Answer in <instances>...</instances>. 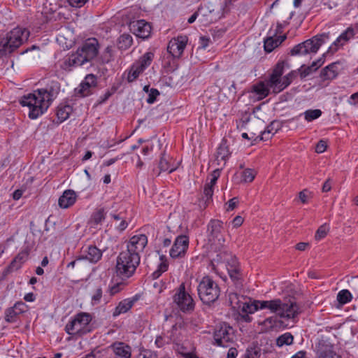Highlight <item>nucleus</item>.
Masks as SVG:
<instances>
[{
  "mask_svg": "<svg viewBox=\"0 0 358 358\" xmlns=\"http://www.w3.org/2000/svg\"><path fill=\"white\" fill-rule=\"evenodd\" d=\"M59 88L57 82H52L50 87L35 90L33 93L23 96L20 103L22 106L29 108V117L35 120L43 115L57 97Z\"/></svg>",
  "mask_w": 358,
  "mask_h": 358,
  "instance_id": "nucleus-1",
  "label": "nucleus"
},
{
  "mask_svg": "<svg viewBox=\"0 0 358 358\" xmlns=\"http://www.w3.org/2000/svg\"><path fill=\"white\" fill-rule=\"evenodd\" d=\"M140 255L131 254L129 251H122L117 257L115 266L117 275L122 279L131 277L140 264Z\"/></svg>",
  "mask_w": 358,
  "mask_h": 358,
  "instance_id": "nucleus-2",
  "label": "nucleus"
},
{
  "mask_svg": "<svg viewBox=\"0 0 358 358\" xmlns=\"http://www.w3.org/2000/svg\"><path fill=\"white\" fill-rule=\"evenodd\" d=\"M92 320L90 313L80 312L66 324L65 331L69 335L82 337L93 330Z\"/></svg>",
  "mask_w": 358,
  "mask_h": 358,
  "instance_id": "nucleus-3",
  "label": "nucleus"
},
{
  "mask_svg": "<svg viewBox=\"0 0 358 358\" xmlns=\"http://www.w3.org/2000/svg\"><path fill=\"white\" fill-rule=\"evenodd\" d=\"M329 38V33L317 34L310 39L294 45L289 51L291 56H302L316 53L325 41Z\"/></svg>",
  "mask_w": 358,
  "mask_h": 358,
  "instance_id": "nucleus-4",
  "label": "nucleus"
},
{
  "mask_svg": "<svg viewBox=\"0 0 358 358\" xmlns=\"http://www.w3.org/2000/svg\"><path fill=\"white\" fill-rule=\"evenodd\" d=\"M217 264H224L231 279L236 285L241 284L242 273L237 258L227 250H220L213 259Z\"/></svg>",
  "mask_w": 358,
  "mask_h": 358,
  "instance_id": "nucleus-5",
  "label": "nucleus"
},
{
  "mask_svg": "<svg viewBox=\"0 0 358 358\" xmlns=\"http://www.w3.org/2000/svg\"><path fill=\"white\" fill-rule=\"evenodd\" d=\"M197 291L199 299L206 304L215 302L220 294L218 285L208 275L202 278L198 285Z\"/></svg>",
  "mask_w": 358,
  "mask_h": 358,
  "instance_id": "nucleus-6",
  "label": "nucleus"
},
{
  "mask_svg": "<svg viewBox=\"0 0 358 358\" xmlns=\"http://www.w3.org/2000/svg\"><path fill=\"white\" fill-rule=\"evenodd\" d=\"M29 36L28 29L22 27H16L9 31L5 38L1 41L3 51L11 53L17 49Z\"/></svg>",
  "mask_w": 358,
  "mask_h": 358,
  "instance_id": "nucleus-7",
  "label": "nucleus"
},
{
  "mask_svg": "<svg viewBox=\"0 0 358 358\" xmlns=\"http://www.w3.org/2000/svg\"><path fill=\"white\" fill-rule=\"evenodd\" d=\"M213 344L219 347L229 348L236 340L235 330L227 322L217 324L213 332Z\"/></svg>",
  "mask_w": 358,
  "mask_h": 358,
  "instance_id": "nucleus-8",
  "label": "nucleus"
},
{
  "mask_svg": "<svg viewBox=\"0 0 358 358\" xmlns=\"http://www.w3.org/2000/svg\"><path fill=\"white\" fill-rule=\"evenodd\" d=\"M173 300L177 308L184 313H191L194 310V301L189 292L186 290L185 284L184 282L181 283L178 287L175 289Z\"/></svg>",
  "mask_w": 358,
  "mask_h": 358,
  "instance_id": "nucleus-9",
  "label": "nucleus"
},
{
  "mask_svg": "<svg viewBox=\"0 0 358 358\" xmlns=\"http://www.w3.org/2000/svg\"><path fill=\"white\" fill-rule=\"evenodd\" d=\"M208 239L212 244L223 245L225 242L223 222L219 220H211L207 226Z\"/></svg>",
  "mask_w": 358,
  "mask_h": 358,
  "instance_id": "nucleus-10",
  "label": "nucleus"
},
{
  "mask_svg": "<svg viewBox=\"0 0 358 358\" xmlns=\"http://www.w3.org/2000/svg\"><path fill=\"white\" fill-rule=\"evenodd\" d=\"M99 48V41L96 38H89L83 43L78 50L83 59H86V62H89L97 57Z\"/></svg>",
  "mask_w": 358,
  "mask_h": 358,
  "instance_id": "nucleus-11",
  "label": "nucleus"
},
{
  "mask_svg": "<svg viewBox=\"0 0 358 358\" xmlns=\"http://www.w3.org/2000/svg\"><path fill=\"white\" fill-rule=\"evenodd\" d=\"M300 313L299 306L294 298L285 299L280 300V307L279 308L278 315L282 318L293 319Z\"/></svg>",
  "mask_w": 358,
  "mask_h": 358,
  "instance_id": "nucleus-12",
  "label": "nucleus"
},
{
  "mask_svg": "<svg viewBox=\"0 0 358 358\" xmlns=\"http://www.w3.org/2000/svg\"><path fill=\"white\" fill-rule=\"evenodd\" d=\"M97 85V78L94 74H87L78 87L74 90L75 95L83 98L92 94V88Z\"/></svg>",
  "mask_w": 358,
  "mask_h": 358,
  "instance_id": "nucleus-13",
  "label": "nucleus"
},
{
  "mask_svg": "<svg viewBox=\"0 0 358 358\" xmlns=\"http://www.w3.org/2000/svg\"><path fill=\"white\" fill-rule=\"evenodd\" d=\"M189 243V236L186 235L178 236L170 250V256L174 259L184 257L188 249Z\"/></svg>",
  "mask_w": 358,
  "mask_h": 358,
  "instance_id": "nucleus-14",
  "label": "nucleus"
},
{
  "mask_svg": "<svg viewBox=\"0 0 358 358\" xmlns=\"http://www.w3.org/2000/svg\"><path fill=\"white\" fill-rule=\"evenodd\" d=\"M285 67H289V64L286 61H278L274 66L273 72L267 81L268 86H269L270 88H272L274 92L282 80L281 76L284 73Z\"/></svg>",
  "mask_w": 358,
  "mask_h": 358,
  "instance_id": "nucleus-15",
  "label": "nucleus"
},
{
  "mask_svg": "<svg viewBox=\"0 0 358 358\" xmlns=\"http://www.w3.org/2000/svg\"><path fill=\"white\" fill-rule=\"evenodd\" d=\"M188 38L187 36H178L171 39L167 46V53L180 58L187 45Z\"/></svg>",
  "mask_w": 358,
  "mask_h": 358,
  "instance_id": "nucleus-16",
  "label": "nucleus"
},
{
  "mask_svg": "<svg viewBox=\"0 0 358 358\" xmlns=\"http://www.w3.org/2000/svg\"><path fill=\"white\" fill-rule=\"evenodd\" d=\"M148 244V237L145 234L134 235L130 238L127 245L126 251L131 254L140 255Z\"/></svg>",
  "mask_w": 358,
  "mask_h": 358,
  "instance_id": "nucleus-17",
  "label": "nucleus"
},
{
  "mask_svg": "<svg viewBox=\"0 0 358 358\" xmlns=\"http://www.w3.org/2000/svg\"><path fill=\"white\" fill-rule=\"evenodd\" d=\"M357 34H358V23L348 27L347 29L337 38L329 49L333 50L334 52L336 51L339 47H342L347 43Z\"/></svg>",
  "mask_w": 358,
  "mask_h": 358,
  "instance_id": "nucleus-18",
  "label": "nucleus"
},
{
  "mask_svg": "<svg viewBox=\"0 0 358 358\" xmlns=\"http://www.w3.org/2000/svg\"><path fill=\"white\" fill-rule=\"evenodd\" d=\"M130 30L138 38H147L151 33L150 24L144 20L131 22Z\"/></svg>",
  "mask_w": 358,
  "mask_h": 358,
  "instance_id": "nucleus-19",
  "label": "nucleus"
},
{
  "mask_svg": "<svg viewBox=\"0 0 358 358\" xmlns=\"http://www.w3.org/2000/svg\"><path fill=\"white\" fill-rule=\"evenodd\" d=\"M175 162L169 155L164 152L162 154L157 169L152 170L155 176H159L162 172L168 171L169 173L173 172L177 169Z\"/></svg>",
  "mask_w": 358,
  "mask_h": 358,
  "instance_id": "nucleus-20",
  "label": "nucleus"
},
{
  "mask_svg": "<svg viewBox=\"0 0 358 358\" xmlns=\"http://www.w3.org/2000/svg\"><path fill=\"white\" fill-rule=\"evenodd\" d=\"M86 62V59H83L82 55L78 50L66 56L63 61L62 68L65 71H71L72 68L82 66Z\"/></svg>",
  "mask_w": 358,
  "mask_h": 358,
  "instance_id": "nucleus-21",
  "label": "nucleus"
},
{
  "mask_svg": "<svg viewBox=\"0 0 358 358\" xmlns=\"http://www.w3.org/2000/svg\"><path fill=\"white\" fill-rule=\"evenodd\" d=\"M84 252L85 254L78 257L77 259H86L94 264L98 262L103 255L102 251L96 245H89Z\"/></svg>",
  "mask_w": 358,
  "mask_h": 358,
  "instance_id": "nucleus-22",
  "label": "nucleus"
},
{
  "mask_svg": "<svg viewBox=\"0 0 358 358\" xmlns=\"http://www.w3.org/2000/svg\"><path fill=\"white\" fill-rule=\"evenodd\" d=\"M139 299L138 295H135L132 298H127L122 300L119 302L117 306L115 307L113 316L117 317L121 314L126 313L128 312L134 305V303Z\"/></svg>",
  "mask_w": 358,
  "mask_h": 358,
  "instance_id": "nucleus-23",
  "label": "nucleus"
},
{
  "mask_svg": "<svg viewBox=\"0 0 358 358\" xmlns=\"http://www.w3.org/2000/svg\"><path fill=\"white\" fill-rule=\"evenodd\" d=\"M231 154L228 141L226 138H223L217 149L216 160L217 164H219L220 162H223V164H225Z\"/></svg>",
  "mask_w": 358,
  "mask_h": 358,
  "instance_id": "nucleus-24",
  "label": "nucleus"
},
{
  "mask_svg": "<svg viewBox=\"0 0 358 358\" xmlns=\"http://www.w3.org/2000/svg\"><path fill=\"white\" fill-rule=\"evenodd\" d=\"M338 62H334L323 68L320 74L321 80L322 81H326L336 78L338 75Z\"/></svg>",
  "mask_w": 358,
  "mask_h": 358,
  "instance_id": "nucleus-25",
  "label": "nucleus"
},
{
  "mask_svg": "<svg viewBox=\"0 0 358 358\" xmlns=\"http://www.w3.org/2000/svg\"><path fill=\"white\" fill-rule=\"evenodd\" d=\"M76 197V192L73 190H65L59 198L58 204L62 208H68L75 203Z\"/></svg>",
  "mask_w": 358,
  "mask_h": 358,
  "instance_id": "nucleus-26",
  "label": "nucleus"
},
{
  "mask_svg": "<svg viewBox=\"0 0 358 358\" xmlns=\"http://www.w3.org/2000/svg\"><path fill=\"white\" fill-rule=\"evenodd\" d=\"M115 358H131V347L122 343H115L111 345Z\"/></svg>",
  "mask_w": 358,
  "mask_h": 358,
  "instance_id": "nucleus-27",
  "label": "nucleus"
},
{
  "mask_svg": "<svg viewBox=\"0 0 358 358\" xmlns=\"http://www.w3.org/2000/svg\"><path fill=\"white\" fill-rule=\"evenodd\" d=\"M286 35L278 36L274 35L268 36L264 40V50L266 52H271L275 48L278 47L285 39Z\"/></svg>",
  "mask_w": 358,
  "mask_h": 358,
  "instance_id": "nucleus-28",
  "label": "nucleus"
},
{
  "mask_svg": "<svg viewBox=\"0 0 358 358\" xmlns=\"http://www.w3.org/2000/svg\"><path fill=\"white\" fill-rule=\"evenodd\" d=\"M29 252L27 250H22L12 260L8 267L9 271H17L21 268L22 264L28 259Z\"/></svg>",
  "mask_w": 358,
  "mask_h": 358,
  "instance_id": "nucleus-29",
  "label": "nucleus"
},
{
  "mask_svg": "<svg viewBox=\"0 0 358 358\" xmlns=\"http://www.w3.org/2000/svg\"><path fill=\"white\" fill-rule=\"evenodd\" d=\"M177 57L166 52L162 58V65L166 73L173 72L178 68Z\"/></svg>",
  "mask_w": 358,
  "mask_h": 358,
  "instance_id": "nucleus-30",
  "label": "nucleus"
},
{
  "mask_svg": "<svg viewBox=\"0 0 358 358\" xmlns=\"http://www.w3.org/2000/svg\"><path fill=\"white\" fill-rule=\"evenodd\" d=\"M298 76H299L298 69L292 71L286 76H285L278 85V87H277L275 93H278L288 87Z\"/></svg>",
  "mask_w": 358,
  "mask_h": 358,
  "instance_id": "nucleus-31",
  "label": "nucleus"
},
{
  "mask_svg": "<svg viewBox=\"0 0 358 358\" xmlns=\"http://www.w3.org/2000/svg\"><path fill=\"white\" fill-rule=\"evenodd\" d=\"M105 218L106 213L104 209L103 208H97L92 213L88 223L91 227H96L101 224Z\"/></svg>",
  "mask_w": 358,
  "mask_h": 358,
  "instance_id": "nucleus-32",
  "label": "nucleus"
},
{
  "mask_svg": "<svg viewBox=\"0 0 358 358\" xmlns=\"http://www.w3.org/2000/svg\"><path fill=\"white\" fill-rule=\"evenodd\" d=\"M281 123L278 120H274L271 122L265 129L264 131L262 132L261 140H266L269 138V134H275L278 130L281 129Z\"/></svg>",
  "mask_w": 358,
  "mask_h": 358,
  "instance_id": "nucleus-33",
  "label": "nucleus"
},
{
  "mask_svg": "<svg viewBox=\"0 0 358 358\" xmlns=\"http://www.w3.org/2000/svg\"><path fill=\"white\" fill-rule=\"evenodd\" d=\"M245 298L243 295H239L235 292H230L228 294L229 303L234 310L237 311L240 310L241 303L245 300Z\"/></svg>",
  "mask_w": 358,
  "mask_h": 358,
  "instance_id": "nucleus-34",
  "label": "nucleus"
},
{
  "mask_svg": "<svg viewBox=\"0 0 358 358\" xmlns=\"http://www.w3.org/2000/svg\"><path fill=\"white\" fill-rule=\"evenodd\" d=\"M319 358H342L334 350L331 345H322L318 351Z\"/></svg>",
  "mask_w": 358,
  "mask_h": 358,
  "instance_id": "nucleus-35",
  "label": "nucleus"
},
{
  "mask_svg": "<svg viewBox=\"0 0 358 358\" xmlns=\"http://www.w3.org/2000/svg\"><path fill=\"white\" fill-rule=\"evenodd\" d=\"M153 59L154 53L152 52H147L140 57L139 59L134 64L138 67L140 66L143 71H145L151 64Z\"/></svg>",
  "mask_w": 358,
  "mask_h": 358,
  "instance_id": "nucleus-36",
  "label": "nucleus"
},
{
  "mask_svg": "<svg viewBox=\"0 0 358 358\" xmlns=\"http://www.w3.org/2000/svg\"><path fill=\"white\" fill-rule=\"evenodd\" d=\"M72 110V107L69 105H59L56 112V115L57 117L59 122L61 123L67 120L70 114L71 113Z\"/></svg>",
  "mask_w": 358,
  "mask_h": 358,
  "instance_id": "nucleus-37",
  "label": "nucleus"
},
{
  "mask_svg": "<svg viewBox=\"0 0 358 358\" xmlns=\"http://www.w3.org/2000/svg\"><path fill=\"white\" fill-rule=\"evenodd\" d=\"M214 192V188L205 185L203 187V195L200 201V206L204 208L212 201V197Z\"/></svg>",
  "mask_w": 358,
  "mask_h": 358,
  "instance_id": "nucleus-38",
  "label": "nucleus"
},
{
  "mask_svg": "<svg viewBox=\"0 0 358 358\" xmlns=\"http://www.w3.org/2000/svg\"><path fill=\"white\" fill-rule=\"evenodd\" d=\"M133 43L132 36L129 34H123L117 39V47L120 50H127Z\"/></svg>",
  "mask_w": 358,
  "mask_h": 358,
  "instance_id": "nucleus-39",
  "label": "nucleus"
},
{
  "mask_svg": "<svg viewBox=\"0 0 358 358\" xmlns=\"http://www.w3.org/2000/svg\"><path fill=\"white\" fill-rule=\"evenodd\" d=\"M268 85H266L264 82H259L252 86V92L259 96V99L266 97L269 94Z\"/></svg>",
  "mask_w": 358,
  "mask_h": 358,
  "instance_id": "nucleus-40",
  "label": "nucleus"
},
{
  "mask_svg": "<svg viewBox=\"0 0 358 358\" xmlns=\"http://www.w3.org/2000/svg\"><path fill=\"white\" fill-rule=\"evenodd\" d=\"M114 59V48L111 45L107 46L101 53L99 60L101 64H108Z\"/></svg>",
  "mask_w": 358,
  "mask_h": 358,
  "instance_id": "nucleus-41",
  "label": "nucleus"
},
{
  "mask_svg": "<svg viewBox=\"0 0 358 358\" xmlns=\"http://www.w3.org/2000/svg\"><path fill=\"white\" fill-rule=\"evenodd\" d=\"M315 64H311L310 66H306L305 64L301 65L298 69L301 80H304L306 77L316 71L318 69V66L315 67Z\"/></svg>",
  "mask_w": 358,
  "mask_h": 358,
  "instance_id": "nucleus-42",
  "label": "nucleus"
},
{
  "mask_svg": "<svg viewBox=\"0 0 358 358\" xmlns=\"http://www.w3.org/2000/svg\"><path fill=\"white\" fill-rule=\"evenodd\" d=\"M143 71H144L140 66L138 67L135 64H133L128 71L127 77V81L129 83L134 82Z\"/></svg>",
  "mask_w": 358,
  "mask_h": 358,
  "instance_id": "nucleus-43",
  "label": "nucleus"
},
{
  "mask_svg": "<svg viewBox=\"0 0 358 358\" xmlns=\"http://www.w3.org/2000/svg\"><path fill=\"white\" fill-rule=\"evenodd\" d=\"M160 260L161 262L158 265L157 269L152 274V276L154 279L158 278L163 273L168 270L169 264L165 258V256H160Z\"/></svg>",
  "mask_w": 358,
  "mask_h": 358,
  "instance_id": "nucleus-44",
  "label": "nucleus"
},
{
  "mask_svg": "<svg viewBox=\"0 0 358 358\" xmlns=\"http://www.w3.org/2000/svg\"><path fill=\"white\" fill-rule=\"evenodd\" d=\"M250 299L245 298V300L241 303L240 307V310L238 312H241L244 314H252L257 310V306L255 305V302L250 303Z\"/></svg>",
  "mask_w": 358,
  "mask_h": 358,
  "instance_id": "nucleus-45",
  "label": "nucleus"
},
{
  "mask_svg": "<svg viewBox=\"0 0 358 358\" xmlns=\"http://www.w3.org/2000/svg\"><path fill=\"white\" fill-rule=\"evenodd\" d=\"M293 341L294 336L292 334L289 332H286L278 337L276 339V345L278 347H282L285 345H289L292 344Z\"/></svg>",
  "mask_w": 358,
  "mask_h": 358,
  "instance_id": "nucleus-46",
  "label": "nucleus"
},
{
  "mask_svg": "<svg viewBox=\"0 0 358 358\" xmlns=\"http://www.w3.org/2000/svg\"><path fill=\"white\" fill-rule=\"evenodd\" d=\"M124 287V283L123 282H117L116 284H114L112 286H110L108 289V292L109 294V297L107 296V295L104 296V301L106 303L108 302L110 298L115 294H118Z\"/></svg>",
  "mask_w": 358,
  "mask_h": 358,
  "instance_id": "nucleus-47",
  "label": "nucleus"
},
{
  "mask_svg": "<svg viewBox=\"0 0 358 358\" xmlns=\"http://www.w3.org/2000/svg\"><path fill=\"white\" fill-rule=\"evenodd\" d=\"M352 299V295L348 289H342L337 294V301L341 305L346 304Z\"/></svg>",
  "mask_w": 358,
  "mask_h": 358,
  "instance_id": "nucleus-48",
  "label": "nucleus"
},
{
  "mask_svg": "<svg viewBox=\"0 0 358 358\" xmlns=\"http://www.w3.org/2000/svg\"><path fill=\"white\" fill-rule=\"evenodd\" d=\"M19 315L13 307H10L5 310L4 319L7 322L13 323L17 322Z\"/></svg>",
  "mask_w": 358,
  "mask_h": 358,
  "instance_id": "nucleus-49",
  "label": "nucleus"
},
{
  "mask_svg": "<svg viewBox=\"0 0 358 358\" xmlns=\"http://www.w3.org/2000/svg\"><path fill=\"white\" fill-rule=\"evenodd\" d=\"M256 176V171L251 169H245L242 172V182H251L254 180Z\"/></svg>",
  "mask_w": 358,
  "mask_h": 358,
  "instance_id": "nucleus-50",
  "label": "nucleus"
},
{
  "mask_svg": "<svg viewBox=\"0 0 358 358\" xmlns=\"http://www.w3.org/2000/svg\"><path fill=\"white\" fill-rule=\"evenodd\" d=\"M322 115V111L320 109L308 110L304 113L305 120L311 122L317 119Z\"/></svg>",
  "mask_w": 358,
  "mask_h": 358,
  "instance_id": "nucleus-51",
  "label": "nucleus"
},
{
  "mask_svg": "<svg viewBox=\"0 0 358 358\" xmlns=\"http://www.w3.org/2000/svg\"><path fill=\"white\" fill-rule=\"evenodd\" d=\"M260 351L258 346L250 347L247 349L244 358H259Z\"/></svg>",
  "mask_w": 358,
  "mask_h": 358,
  "instance_id": "nucleus-52",
  "label": "nucleus"
},
{
  "mask_svg": "<svg viewBox=\"0 0 358 358\" xmlns=\"http://www.w3.org/2000/svg\"><path fill=\"white\" fill-rule=\"evenodd\" d=\"M103 297V290L101 287H97L92 295L91 303L93 306L98 305L100 303L101 300Z\"/></svg>",
  "mask_w": 358,
  "mask_h": 358,
  "instance_id": "nucleus-53",
  "label": "nucleus"
},
{
  "mask_svg": "<svg viewBox=\"0 0 358 358\" xmlns=\"http://www.w3.org/2000/svg\"><path fill=\"white\" fill-rule=\"evenodd\" d=\"M266 309L271 310V313H278L279 308L280 307V299H273L267 301Z\"/></svg>",
  "mask_w": 358,
  "mask_h": 358,
  "instance_id": "nucleus-54",
  "label": "nucleus"
},
{
  "mask_svg": "<svg viewBox=\"0 0 358 358\" xmlns=\"http://www.w3.org/2000/svg\"><path fill=\"white\" fill-rule=\"evenodd\" d=\"M329 228L326 224L321 225L315 232V238L317 241H320L327 235Z\"/></svg>",
  "mask_w": 358,
  "mask_h": 358,
  "instance_id": "nucleus-55",
  "label": "nucleus"
},
{
  "mask_svg": "<svg viewBox=\"0 0 358 358\" xmlns=\"http://www.w3.org/2000/svg\"><path fill=\"white\" fill-rule=\"evenodd\" d=\"M220 176V170L219 169L214 170L210 174V181L207 182L205 185H208V186L214 188Z\"/></svg>",
  "mask_w": 358,
  "mask_h": 358,
  "instance_id": "nucleus-56",
  "label": "nucleus"
},
{
  "mask_svg": "<svg viewBox=\"0 0 358 358\" xmlns=\"http://www.w3.org/2000/svg\"><path fill=\"white\" fill-rule=\"evenodd\" d=\"M115 92V89L113 88L111 90H107L105 94L100 96L97 100V105L104 103Z\"/></svg>",
  "mask_w": 358,
  "mask_h": 358,
  "instance_id": "nucleus-57",
  "label": "nucleus"
},
{
  "mask_svg": "<svg viewBox=\"0 0 358 358\" xmlns=\"http://www.w3.org/2000/svg\"><path fill=\"white\" fill-rule=\"evenodd\" d=\"M159 95V91L157 90V89H155V88H152L150 90V93L148 94V97L147 99V102L148 103H154L156 99H157V97Z\"/></svg>",
  "mask_w": 358,
  "mask_h": 358,
  "instance_id": "nucleus-58",
  "label": "nucleus"
},
{
  "mask_svg": "<svg viewBox=\"0 0 358 358\" xmlns=\"http://www.w3.org/2000/svg\"><path fill=\"white\" fill-rule=\"evenodd\" d=\"M310 192L305 189L302 191H301L299 193V198L302 203L305 204L308 202V199L310 198Z\"/></svg>",
  "mask_w": 358,
  "mask_h": 358,
  "instance_id": "nucleus-59",
  "label": "nucleus"
},
{
  "mask_svg": "<svg viewBox=\"0 0 358 358\" xmlns=\"http://www.w3.org/2000/svg\"><path fill=\"white\" fill-rule=\"evenodd\" d=\"M19 315L24 313L27 311V305L22 301L16 302L13 306Z\"/></svg>",
  "mask_w": 358,
  "mask_h": 358,
  "instance_id": "nucleus-60",
  "label": "nucleus"
},
{
  "mask_svg": "<svg viewBox=\"0 0 358 358\" xmlns=\"http://www.w3.org/2000/svg\"><path fill=\"white\" fill-rule=\"evenodd\" d=\"M327 147V142L323 140H320L316 145L315 152L317 153H322L326 150Z\"/></svg>",
  "mask_w": 358,
  "mask_h": 358,
  "instance_id": "nucleus-61",
  "label": "nucleus"
},
{
  "mask_svg": "<svg viewBox=\"0 0 358 358\" xmlns=\"http://www.w3.org/2000/svg\"><path fill=\"white\" fill-rule=\"evenodd\" d=\"M88 0H67L72 7L80 8L85 4Z\"/></svg>",
  "mask_w": 358,
  "mask_h": 358,
  "instance_id": "nucleus-62",
  "label": "nucleus"
},
{
  "mask_svg": "<svg viewBox=\"0 0 358 358\" xmlns=\"http://www.w3.org/2000/svg\"><path fill=\"white\" fill-rule=\"evenodd\" d=\"M238 203V201L237 197H234L231 199L227 203L228 207L227 210L228 211L234 210L237 206Z\"/></svg>",
  "mask_w": 358,
  "mask_h": 358,
  "instance_id": "nucleus-63",
  "label": "nucleus"
},
{
  "mask_svg": "<svg viewBox=\"0 0 358 358\" xmlns=\"http://www.w3.org/2000/svg\"><path fill=\"white\" fill-rule=\"evenodd\" d=\"M137 358H157L156 354L152 353L151 351H145L141 354Z\"/></svg>",
  "mask_w": 358,
  "mask_h": 358,
  "instance_id": "nucleus-64",
  "label": "nucleus"
}]
</instances>
